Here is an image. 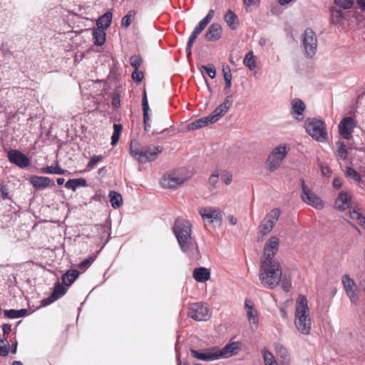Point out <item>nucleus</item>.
Instances as JSON below:
<instances>
[{"label":"nucleus","instance_id":"obj_57","mask_svg":"<svg viewBox=\"0 0 365 365\" xmlns=\"http://www.w3.org/2000/svg\"><path fill=\"white\" fill-rule=\"evenodd\" d=\"M218 178L219 173L217 172L213 173L209 178V183L211 185H215L218 181Z\"/></svg>","mask_w":365,"mask_h":365},{"label":"nucleus","instance_id":"obj_25","mask_svg":"<svg viewBox=\"0 0 365 365\" xmlns=\"http://www.w3.org/2000/svg\"><path fill=\"white\" fill-rule=\"evenodd\" d=\"M351 199V196L349 192L341 191L336 199L335 207L339 210H345L349 207Z\"/></svg>","mask_w":365,"mask_h":365},{"label":"nucleus","instance_id":"obj_60","mask_svg":"<svg viewBox=\"0 0 365 365\" xmlns=\"http://www.w3.org/2000/svg\"><path fill=\"white\" fill-rule=\"evenodd\" d=\"M9 354L8 345L0 344V356H6Z\"/></svg>","mask_w":365,"mask_h":365},{"label":"nucleus","instance_id":"obj_47","mask_svg":"<svg viewBox=\"0 0 365 365\" xmlns=\"http://www.w3.org/2000/svg\"><path fill=\"white\" fill-rule=\"evenodd\" d=\"M200 34V33H199V32L196 33V30L194 29V31L190 36L187 43V46H186V51H187V56L191 55V48L192 47V45H193L195 41L196 40L197 36Z\"/></svg>","mask_w":365,"mask_h":365},{"label":"nucleus","instance_id":"obj_50","mask_svg":"<svg viewBox=\"0 0 365 365\" xmlns=\"http://www.w3.org/2000/svg\"><path fill=\"white\" fill-rule=\"evenodd\" d=\"M354 0H334L335 4L344 9H350Z\"/></svg>","mask_w":365,"mask_h":365},{"label":"nucleus","instance_id":"obj_31","mask_svg":"<svg viewBox=\"0 0 365 365\" xmlns=\"http://www.w3.org/2000/svg\"><path fill=\"white\" fill-rule=\"evenodd\" d=\"M330 11L331 23L334 24H342L345 18V13L335 7H332Z\"/></svg>","mask_w":365,"mask_h":365},{"label":"nucleus","instance_id":"obj_27","mask_svg":"<svg viewBox=\"0 0 365 365\" xmlns=\"http://www.w3.org/2000/svg\"><path fill=\"white\" fill-rule=\"evenodd\" d=\"M194 279L199 282L207 281L210 277V271L205 267L195 268L192 273Z\"/></svg>","mask_w":365,"mask_h":365},{"label":"nucleus","instance_id":"obj_28","mask_svg":"<svg viewBox=\"0 0 365 365\" xmlns=\"http://www.w3.org/2000/svg\"><path fill=\"white\" fill-rule=\"evenodd\" d=\"M79 276V272L76 269H69L62 275V283L64 286H71Z\"/></svg>","mask_w":365,"mask_h":365},{"label":"nucleus","instance_id":"obj_19","mask_svg":"<svg viewBox=\"0 0 365 365\" xmlns=\"http://www.w3.org/2000/svg\"><path fill=\"white\" fill-rule=\"evenodd\" d=\"M240 344L239 342H230L226 344L222 349H217L218 359H225L237 354Z\"/></svg>","mask_w":365,"mask_h":365},{"label":"nucleus","instance_id":"obj_4","mask_svg":"<svg viewBox=\"0 0 365 365\" xmlns=\"http://www.w3.org/2000/svg\"><path fill=\"white\" fill-rule=\"evenodd\" d=\"M163 151L161 146L139 145L135 141H131L130 145V155L141 163H146L156 160Z\"/></svg>","mask_w":365,"mask_h":365},{"label":"nucleus","instance_id":"obj_48","mask_svg":"<svg viewBox=\"0 0 365 365\" xmlns=\"http://www.w3.org/2000/svg\"><path fill=\"white\" fill-rule=\"evenodd\" d=\"M279 284H281L282 289L285 292H289L292 288L291 279L289 277H287L286 275H284V277L282 276V279Z\"/></svg>","mask_w":365,"mask_h":365},{"label":"nucleus","instance_id":"obj_62","mask_svg":"<svg viewBox=\"0 0 365 365\" xmlns=\"http://www.w3.org/2000/svg\"><path fill=\"white\" fill-rule=\"evenodd\" d=\"M175 351H176V359L178 361V365H189L187 362L182 363L180 361L181 354H180V352L179 351V350L178 349L177 344H175Z\"/></svg>","mask_w":365,"mask_h":365},{"label":"nucleus","instance_id":"obj_37","mask_svg":"<svg viewBox=\"0 0 365 365\" xmlns=\"http://www.w3.org/2000/svg\"><path fill=\"white\" fill-rule=\"evenodd\" d=\"M109 197L111 206L114 209H117L122 205L123 198L120 193L115 191H110L109 193Z\"/></svg>","mask_w":365,"mask_h":365},{"label":"nucleus","instance_id":"obj_33","mask_svg":"<svg viewBox=\"0 0 365 365\" xmlns=\"http://www.w3.org/2000/svg\"><path fill=\"white\" fill-rule=\"evenodd\" d=\"M87 182L83 178H77V179H71L68 180L66 184L65 187L67 189H71L73 191H75L78 187H86Z\"/></svg>","mask_w":365,"mask_h":365},{"label":"nucleus","instance_id":"obj_64","mask_svg":"<svg viewBox=\"0 0 365 365\" xmlns=\"http://www.w3.org/2000/svg\"><path fill=\"white\" fill-rule=\"evenodd\" d=\"M112 104L115 108H118L120 106V98L118 96H113L112 100Z\"/></svg>","mask_w":365,"mask_h":365},{"label":"nucleus","instance_id":"obj_6","mask_svg":"<svg viewBox=\"0 0 365 365\" xmlns=\"http://www.w3.org/2000/svg\"><path fill=\"white\" fill-rule=\"evenodd\" d=\"M288 149L285 145H279L272 150L267 159L268 169L273 172L277 170L287 155Z\"/></svg>","mask_w":365,"mask_h":365},{"label":"nucleus","instance_id":"obj_58","mask_svg":"<svg viewBox=\"0 0 365 365\" xmlns=\"http://www.w3.org/2000/svg\"><path fill=\"white\" fill-rule=\"evenodd\" d=\"M321 172L324 177L329 178L331 176V170L327 166L321 165Z\"/></svg>","mask_w":365,"mask_h":365},{"label":"nucleus","instance_id":"obj_8","mask_svg":"<svg viewBox=\"0 0 365 365\" xmlns=\"http://www.w3.org/2000/svg\"><path fill=\"white\" fill-rule=\"evenodd\" d=\"M301 185L302 190V200L317 210H322L324 207V202L322 199L305 184L303 180H301Z\"/></svg>","mask_w":365,"mask_h":365},{"label":"nucleus","instance_id":"obj_39","mask_svg":"<svg viewBox=\"0 0 365 365\" xmlns=\"http://www.w3.org/2000/svg\"><path fill=\"white\" fill-rule=\"evenodd\" d=\"M262 354L264 365H277L274 356L267 349L264 348Z\"/></svg>","mask_w":365,"mask_h":365},{"label":"nucleus","instance_id":"obj_42","mask_svg":"<svg viewBox=\"0 0 365 365\" xmlns=\"http://www.w3.org/2000/svg\"><path fill=\"white\" fill-rule=\"evenodd\" d=\"M336 155L341 159V160H345L347 157V150L346 146L344 142L342 141H338L336 143Z\"/></svg>","mask_w":365,"mask_h":365},{"label":"nucleus","instance_id":"obj_38","mask_svg":"<svg viewBox=\"0 0 365 365\" xmlns=\"http://www.w3.org/2000/svg\"><path fill=\"white\" fill-rule=\"evenodd\" d=\"M142 107H143V123L147 124L148 122L150 121V115H149V110L150 108L148 106V98H147V94L145 90H144L143 92V96L142 99Z\"/></svg>","mask_w":365,"mask_h":365},{"label":"nucleus","instance_id":"obj_20","mask_svg":"<svg viewBox=\"0 0 365 365\" xmlns=\"http://www.w3.org/2000/svg\"><path fill=\"white\" fill-rule=\"evenodd\" d=\"M67 292L66 288L62 285L60 282H56L55 284V286L53 287V292L46 299H44L42 300V304L43 306L49 305L50 304L53 303L56 300H57L58 298L63 296Z\"/></svg>","mask_w":365,"mask_h":365},{"label":"nucleus","instance_id":"obj_36","mask_svg":"<svg viewBox=\"0 0 365 365\" xmlns=\"http://www.w3.org/2000/svg\"><path fill=\"white\" fill-rule=\"evenodd\" d=\"M224 19L225 22L232 29H235L237 28V16L233 11L228 10L225 14Z\"/></svg>","mask_w":365,"mask_h":365},{"label":"nucleus","instance_id":"obj_51","mask_svg":"<svg viewBox=\"0 0 365 365\" xmlns=\"http://www.w3.org/2000/svg\"><path fill=\"white\" fill-rule=\"evenodd\" d=\"M201 68L205 71L207 74L211 78H215L216 76V71L213 65L202 66Z\"/></svg>","mask_w":365,"mask_h":365},{"label":"nucleus","instance_id":"obj_18","mask_svg":"<svg viewBox=\"0 0 365 365\" xmlns=\"http://www.w3.org/2000/svg\"><path fill=\"white\" fill-rule=\"evenodd\" d=\"M217 120H218L215 114L212 113L210 115L206 117L200 118L192 123H188L186 127L188 130H195L204 128L210 124H212Z\"/></svg>","mask_w":365,"mask_h":365},{"label":"nucleus","instance_id":"obj_45","mask_svg":"<svg viewBox=\"0 0 365 365\" xmlns=\"http://www.w3.org/2000/svg\"><path fill=\"white\" fill-rule=\"evenodd\" d=\"M222 71H223L224 79L225 81V90L227 92V91H229V90L231 87L232 74H231L230 69L228 66H227L226 67H223Z\"/></svg>","mask_w":365,"mask_h":365},{"label":"nucleus","instance_id":"obj_10","mask_svg":"<svg viewBox=\"0 0 365 365\" xmlns=\"http://www.w3.org/2000/svg\"><path fill=\"white\" fill-rule=\"evenodd\" d=\"M187 314L196 321H206L210 317L207 305L202 302L191 304Z\"/></svg>","mask_w":365,"mask_h":365},{"label":"nucleus","instance_id":"obj_9","mask_svg":"<svg viewBox=\"0 0 365 365\" xmlns=\"http://www.w3.org/2000/svg\"><path fill=\"white\" fill-rule=\"evenodd\" d=\"M279 239L277 236L270 237L265 242L261 261H278L274 258L279 247Z\"/></svg>","mask_w":365,"mask_h":365},{"label":"nucleus","instance_id":"obj_56","mask_svg":"<svg viewBox=\"0 0 365 365\" xmlns=\"http://www.w3.org/2000/svg\"><path fill=\"white\" fill-rule=\"evenodd\" d=\"M93 262V259L92 257L86 258L81 262L79 267L81 269L87 268Z\"/></svg>","mask_w":365,"mask_h":365},{"label":"nucleus","instance_id":"obj_61","mask_svg":"<svg viewBox=\"0 0 365 365\" xmlns=\"http://www.w3.org/2000/svg\"><path fill=\"white\" fill-rule=\"evenodd\" d=\"M333 186L336 189H339L342 186V180L340 178H335L333 181Z\"/></svg>","mask_w":365,"mask_h":365},{"label":"nucleus","instance_id":"obj_55","mask_svg":"<svg viewBox=\"0 0 365 365\" xmlns=\"http://www.w3.org/2000/svg\"><path fill=\"white\" fill-rule=\"evenodd\" d=\"M221 179L226 185H229L232 182V176L229 173H224L221 174Z\"/></svg>","mask_w":365,"mask_h":365},{"label":"nucleus","instance_id":"obj_17","mask_svg":"<svg viewBox=\"0 0 365 365\" xmlns=\"http://www.w3.org/2000/svg\"><path fill=\"white\" fill-rule=\"evenodd\" d=\"M7 157L11 163L20 168H26L30 164L29 158L17 150H10L8 152Z\"/></svg>","mask_w":365,"mask_h":365},{"label":"nucleus","instance_id":"obj_59","mask_svg":"<svg viewBox=\"0 0 365 365\" xmlns=\"http://www.w3.org/2000/svg\"><path fill=\"white\" fill-rule=\"evenodd\" d=\"M260 0H243V4L246 8L255 6L259 3Z\"/></svg>","mask_w":365,"mask_h":365},{"label":"nucleus","instance_id":"obj_22","mask_svg":"<svg viewBox=\"0 0 365 365\" xmlns=\"http://www.w3.org/2000/svg\"><path fill=\"white\" fill-rule=\"evenodd\" d=\"M190 352L193 357L199 360L214 361L219 359L217 353V348H212L210 350L207 351L204 353L199 352L198 351L195 349H190Z\"/></svg>","mask_w":365,"mask_h":365},{"label":"nucleus","instance_id":"obj_2","mask_svg":"<svg viewBox=\"0 0 365 365\" xmlns=\"http://www.w3.org/2000/svg\"><path fill=\"white\" fill-rule=\"evenodd\" d=\"M282 269L279 261H260L259 279L262 287L274 289L282 279Z\"/></svg>","mask_w":365,"mask_h":365},{"label":"nucleus","instance_id":"obj_24","mask_svg":"<svg viewBox=\"0 0 365 365\" xmlns=\"http://www.w3.org/2000/svg\"><path fill=\"white\" fill-rule=\"evenodd\" d=\"M222 27L219 24H212L207 31L205 38L208 41H215L221 37Z\"/></svg>","mask_w":365,"mask_h":365},{"label":"nucleus","instance_id":"obj_14","mask_svg":"<svg viewBox=\"0 0 365 365\" xmlns=\"http://www.w3.org/2000/svg\"><path fill=\"white\" fill-rule=\"evenodd\" d=\"M199 214L204 221L212 223L214 221L222 220L220 209L213 207H202L198 210Z\"/></svg>","mask_w":365,"mask_h":365},{"label":"nucleus","instance_id":"obj_16","mask_svg":"<svg viewBox=\"0 0 365 365\" xmlns=\"http://www.w3.org/2000/svg\"><path fill=\"white\" fill-rule=\"evenodd\" d=\"M342 283L348 297L352 302H356L359 300V296L354 281L348 274H345L342 277Z\"/></svg>","mask_w":365,"mask_h":365},{"label":"nucleus","instance_id":"obj_52","mask_svg":"<svg viewBox=\"0 0 365 365\" xmlns=\"http://www.w3.org/2000/svg\"><path fill=\"white\" fill-rule=\"evenodd\" d=\"M4 314L6 317L9 319H18V311L16 309H6L4 311Z\"/></svg>","mask_w":365,"mask_h":365},{"label":"nucleus","instance_id":"obj_11","mask_svg":"<svg viewBox=\"0 0 365 365\" xmlns=\"http://www.w3.org/2000/svg\"><path fill=\"white\" fill-rule=\"evenodd\" d=\"M280 213L279 208H274L265 216L259 225V231L263 235H267L272 230Z\"/></svg>","mask_w":365,"mask_h":365},{"label":"nucleus","instance_id":"obj_44","mask_svg":"<svg viewBox=\"0 0 365 365\" xmlns=\"http://www.w3.org/2000/svg\"><path fill=\"white\" fill-rule=\"evenodd\" d=\"M66 172V170L61 168L58 165L47 166L42 168V173L47 174L63 175Z\"/></svg>","mask_w":365,"mask_h":365},{"label":"nucleus","instance_id":"obj_26","mask_svg":"<svg viewBox=\"0 0 365 365\" xmlns=\"http://www.w3.org/2000/svg\"><path fill=\"white\" fill-rule=\"evenodd\" d=\"M232 105V97L229 96L226 97L224 102L222 104H220L218 107H217L213 110L212 113L215 114L217 120H219L223 115H225L227 112L228 109Z\"/></svg>","mask_w":365,"mask_h":365},{"label":"nucleus","instance_id":"obj_53","mask_svg":"<svg viewBox=\"0 0 365 365\" xmlns=\"http://www.w3.org/2000/svg\"><path fill=\"white\" fill-rule=\"evenodd\" d=\"M130 65L135 68L138 69L140 66L141 59L137 56H133L130 59Z\"/></svg>","mask_w":365,"mask_h":365},{"label":"nucleus","instance_id":"obj_46","mask_svg":"<svg viewBox=\"0 0 365 365\" xmlns=\"http://www.w3.org/2000/svg\"><path fill=\"white\" fill-rule=\"evenodd\" d=\"M135 15V11H129L128 14L121 20V26L127 29L130 25L131 20L134 18Z\"/></svg>","mask_w":365,"mask_h":365},{"label":"nucleus","instance_id":"obj_63","mask_svg":"<svg viewBox=\"0 0 365 365\" xmlns=\"http://www.w3.org/2000/svg\"><path fill=\"white\" fill-rule=\"evenodd\" d=\"M2 331L4 334H8L11 331V326L9 324H5L2 327Z\"/></svg>","mask_w":365,"mask_h":365},{"label":"nucleus","instance_id":"obj_23","mask_svg":"<svg viewBox=\"0 0 365 365\" xmlns=\"http://www.w3.org/2000/svg\"><path fill=\"white\" fill-rule=\"evenodd\" d=\"M304 110L305 105L302 101L295 98L292 101L291 113L295 119L302 120L304 118L303 113Z\"/></svg>","mask_w":365,"mask_h":365},{"label":"nucleus","instance_id":"obj_5","mask_svg":"<svg viewBox=\"0 0 365 365\" xmlns=\"http://www.w3.org/2000/svg\"><path fill=\"white\" fill-rule=\"evenodd\" d=\"M306 131L313 139L318 142L327 140L328 133L324 123L317 118H312L306 123Z\"/></svg>","mask_w":365,"mask_h":365},{"label":"nucleus","instance_id":"obj_13","mask_svg":"<svg viewBox=\"0 0 365 365\" xmlns=\"http://www.w3.org/2000/svg\"><path fill=\"white\" fill-rule=\"evenodd\" d=\"M356 123L354 118L351 116L344 118L339 124V133L346 140L352 138L354 129Z\"/></svg>","mask_w":365,"mask_h":365},{"label":"nucleus","instance_id":"obj_12","mask_svg":"<svg viewBox=\"0 0 365 365\" xmlns=\"http://www.w3.org/2000/svg\"><path fill=\"white\" fill-rule=\"evenodd\" d=\"M302 43L306 55L312 57L317 51V40L314 32L312 29H307L304 31Z\"/></svg>","mask_w":365,"mask_h":365},{"label":"nucleus","instance_id":"obj_7","mask_svg":"<svg viewBox=\"0 0 365 365\" xmlns=\"http://www.w3.org/2000/svg\"><path fill=\"white\" fill-rule=\"evenodd\" d=\"M190 177L184 174V170L179 169L168 173L161 179L160 184L164 188H176L185 182Z\"/></svg>","mask_w":365,"mask_h":365},{"label":"nucleus","instance_id":"obj_30","mask_svg":"<svg viewBox=\"0 0 365 365\" xmlns=\"http://www.w3.org/2000/svg\"><path fill=\"white\" fill-rule=\"evenodd\" d=\"M113 14L111 11H107L96 21V25L98 29L105 30L108 28L112 21Z\"/></svg>","mask_w":365,"mask_h":365},{"label":"nucleus","instance_id":"obj_1","mask_svg":"<svg viewBox=\"0 0 365 365\" xmlns=\"http://www.w3.org/2000/svg\"><path fill=\"white\" fill-rule=\"evenodd\" d=\"M173 231L182 252L191 255L197 250L196 240L192 235V225L187 220L177 218Z\"/></svg>","mask_w":365,"mask_h":365},{"label":"nucleus","instance_id":"obj_41","mask_svg":"<svg viewBox=\"0 0 365 365\" xmlns=\"http://www.w3.org/2000/svg\"><path fill=\"white\" fill-rule=\"evenodd\" d=\"M243 63L245 66H247L250 70L253 71L257 67V63L255 59V56L252 51H249L244 60Z\"/></svg>","mask_w":365,"mask_h":365},{"label":"nucleus","instance_id":"obj_15","mask_svg":"<svg viewBox=\"0 0 365 365\" xmlns=\"http://www.w3.org/2000/svg\"><path fill=\"white\" fill-rule=\"evenodd\" d=\"M245 309L246 310L247 317L250 324V329L255 331L257 328L259 318L257 311L254 308L253 303L250 299H245Z\"/></svg>","mask_w":365,"mask_h":365},{"label":"nucleus","instance_id":"obj_34","mask_svg":"<svg viewBox=\"0 0 365 365\" xmlns=\"http://www.w3.org/2000/svg\"><path fill=\"white\" fill-rule=\"evenodd\" d=\"M351 219L358 225L365 227V217L359 211V209L353 208L349 210Z\"/></svg>","mask_w":365,"mask_h":365},{"label":"nucleus","instance_id":"obj_3","mask_svg":"<svg viewBox=\"0 0 365 365\" xmlns=\"http://www.w3.org/2000/svg\"><path fill=\"white\" fill-rule=\"evenodd\" d=\"M294 325L301 334L304 335L309 334L312 328V319L308 301L304 295H299L296 301Z\"/></svg>","mask_w":365,"mask_h":365},{"label":"nucleus","instance_id":"obj_29","mask_svg":"<svg viewBox=\"0 0 365 365\" xmlns=\"http://www.w3.org/2000/svg\"><path fill=\"white\" fill-rule=\"evenodd\" d=\"M51 180L43 176H32L31 178V183L37 189H44L49 186Z\"/></svg>","mask_w":365,"mask_h":365},{"label":"nucleus","instance_id":"obj_49","mask_svg":"<svg viewBox=\"0 0 365 365\" xmlns=\"http://www.w3.org/2000/svg\"><path fill=\"white\" fill-rule=\"evenodd\" d=\"M103 155H93L91 157L90 161L88 162L86 169L87 170H91L93 169L98 162L101 161L103 160Z\"/></svg>","mask_w":365,"mask_h":365},{"label":"nucleus","instance_id":"obj_32","mask_svg":"<svg viewBox=\"0 0 365 365\" xmlns=\"http://www.w3.org/2000/svg\"><path fill=\"white\" fill-rule=\"evenodd\" d=\"M93 38L94 39V44L96 46H102L106 41V32L105 30L101 29H95L92 33Z\"/></svg>","mask_w":365,"mask_h":365},{"label":"nucleus","instance_id":"obj_43","mask_svg":"<svg viewBox=\"0 0 365 365\" xmlns=\"http://www.w3.org/2000/svg\"><path fill=\"white\" fill-rule=\"evenodd\" d=\"M122 125L120 124H114L113 125V133L111 136V145L113 146L115 145L120 138V133L122 132Z\"/></svg>","mask_w":365,"mask_h":365},{"label":"nucleus","instance_id":"obj_54","mask_svg":"<svg viewBox=\"0 0 365 365\" xmlns=\"http://www.w3.org/2000/svg\"><path fill=\"white\" fill-rule=\"evenodd\" d=\"M132 78L135 82L140 83L143 78V73L140 71H138V69H135V71H133L132 73Z\"/></svg>","mask_w":365,"mask_h":365},{"label":"nucleus","instance_id":"obj_40","mask_svg":"<svg viewBox=\"0 0 365 365\" xmlns=\"http://www.w3.org/2000/svg\"><path fill=\"white\" fill-rule=\"evenodd\" d=\"M344 175L346 178L354 180L359 184L361 182V175L354 169L351 167H346L345 169Z\"/></svg>","mask_w":365,"mask_h":365},{"label":"nucleus","instance_id":"obj_21","mask_svg":"<svg viewBox=\"0 0 365 365\" xmlns=\"http://www.w3.org/2000/svg\"><path fill=\"white\" fill-rule=\"evenodd\" d=\"M274 350L280 365H290L291 356L288 349L281 344H274Z\"/></svg>","mask_w":365,"mask_h":365},{"label":"nucleus","instance_id":"obj_35","mask_svg":"<svg viewBox=\"0 0 365 365\" xmlns=\"http://www.w3.org/2000/svg\"><path fill=\"white\" fill-rule=\"evenodd\" d=\"M214 14H215L214 10L210 9L209 11V12L207 13L206 16L204 19H202L200 21L198 25L195 28V29L196 30V33L197 32L201 33L205 29V27L207 26V24L212 19V18L214 16Z\"/></svg>","mask_w":365,"mask_h":365}]
</instances>
